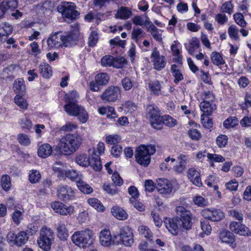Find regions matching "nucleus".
<instances>
[{"instance_id": "33", "label": "nucleus", "mask_w": 251, "mask_h": 251, "mask_svg": "<svg viewBox=\"0 0 251 251\" xmlns=\"http://www.w3.org/2000/svg\"><path fill=\"white\" fill-rule=\"evenodd\" d=\"M200 46L199 39L196 37H193L189 42L188 46H186L187 50L191 55H194L195 50Z\"/></svg>"}, {"instance_id": "50", "label": "nucleus", "mask_w": 251, "mask_h": 251, "mask_svg": "<svg viewBox=\"0 0 251 251\" xmlns=\"http://www.w3.org/2000/svg\"><path fill=\"white\" fill-rule=\"evenodd\" d=\"M163 124L168 127H174L177 124V121L169 115L163 116Z\"/></svg>"}, {"instance_id": "11", "label": "nucleus", "mask_w": 251, "mask_h": 251, "mask_svg": "<svg viewBox=\"0 0 251 251\" xmlns=\"http://www.w3.org/2000/svg\"><path fill=\"white\" fill-rule=\"evenodd\" d=\"M118 236L122 244L126 247H131L134 243V235L132 229L127 226L120 228Z\"/></svg>"}, {"instance_id": "12", "label": "nucleus", "mask_w": 251, "mask_h": 251, "mask_svg": "<svg viewBox=\"0 0 251 251\" xmlns=\"http://www.w3.org/2000/svg\"><path fill=\"white\" fill-rule=\"evenodd\" d=\"M151 59L155 70L160 71L165 68L166 64V58L160 54L157 48H154L152 50Z\"/></svg>"}, {"instance_id": "64", "label": "nucleus", "mask_w": 251, "mask_h": 251, "mask_svg": "<svg viewBox=\"0 0 251 251\" xmlns=\"http://www.w3.org/2000/svg\"><path fill=\"white\" fill-rule=\"evenodd\" d=\"M123 151V148L120 145H114L112 146L111 150V154L115 157H118L120 156Z\"/></svg>"}, {"instance_id": "42", "label": "nucleus", "mask_w": 251, "mask_h": 251, "mask_svg": "<svg viewBox=\"0 0 251 251\" xmlns=\"http://www.w3.org/2000/svg\"><path fill=\"white\" fill-rule=\"evenodd\" d=\"M234 5L231 0L224 2L220 7V11L223 13H227L229 15L233 12Z\"/></svg>"}, {"instance_id": "36", "label": "nucleus", "mask_w": 251, "mask_h": 251, "mask_svg": "<svg viewBox=\"0 0 251 251\" xmlns=\"http://www.w3.org/2000/svg\"><path fill=\"white\" fill-rule=\"evenodd\" d=\"M65 175L71 180L75 181L76 184L78 181L81 180V176L73 169L66 170L65 171Z\"/></svg>"}, {"instance_id": "22", "label": "nucleus", "mask_w": 251, "mask_h": 251, "mask_svg": "<svg viewBox=\"0 0 251 251\" xmlns=\"http://www.w3.org/2000/svg\"><path fill=\"white\" fill-rule=\"evenodd\" d=\"M79 35V31L77 28L68 34L62 35L63 46L65 47L71 46L76 44Z\"/></svg>"}, {"instance_id": "19", "label": "nucleus", "mask_w": 251, "mask_h": 251, "mask_svg": "<svg viewBox=\"0 0 251 251\" xmlns=\"http://www.w3.org/2000/svg\"><path fill=\"white\" fill-rule=\"evenodd\" d=\"M179 220L176 217L174 218H166L164 221L166 227L173 235H176L178 232Z\"/></svg>"}, {"instance_id": "51", "label": "nucleus", "mask_w": 251, "mask_h": 251, "mask_svg": "<svg viewBox=\"0 0 251 251\" xmlns=\"http://www.w3.org/2000/svg\"><path fill=\"white\" fill-rule=\"evenodd\" d=\"M75 161L77 164L83 167L89 166V158L86 154H80L76 156Z\"/></svg>"}, {"instance_id": "26", "label": "nucleus", "mask_w": 251, "mask_h": 251, "mask_svg": "<svg viewBox=\"0 0 251 251\" xmlns=\"http://www.w3.org/2000/svg\"><path fill=\"white\" fill-rule=\"evenodd\" d=\"M200 107L203 112V114L207 116L211 115L213 111L216 109L215 104H212L208 100H203L200 103Z\"/></svg>"}, {"instance_id": "31", "label": "nucleus", "mask_w": 251, "mask_h": 251, "mask_svg": "<svg viewBox=\"0 0 251 251\" xmlns=\"http://www.w3.org/2000/svg\"><path fill=\"white\" fill-rule=\"evenodd\" d=\"M39 70L41 75L44 78H49L52 76L51 68L46 63H42L40 65Z\"/></svg>"}, {"instance_id": "56", "label": "nucleus", "mask_w": 251, "mask_h": 251, "mask_svg": "<svg viewBox=\"0 0 251 251\" xmlns=\"http://www.w3.org/2000/svg\"><path fill=\"white\" fill-rule=\"evenodd\" d=\"M18 141L19 143L23 146H27L30 144V140L27 135L24 133H20L18 135Z\"/></svg>"}, {"instance_id": "39", "label": "nucleus", "mask_w": 251, "mask_h": 251, "mask_svg": "<svg viewBox=\"0 0 251 251\" xmlns=\"http://www.w3.org/2000/svg\"><path fill=\"white\" fill-rule=\"evenodd\" d=\"M109 79V76L105 73L99 74L95 76V80L102 86L107 85Z\"/></svg>"}, {"instance_id": "60", "label": "nucleus", "mask_w": 251, "mask_h": 251, "mask_svg": "<svg viewBox=\"0 0 251 251\" xmlns=\"http://www.w3.org/2000/svg\"><path fill=\"white\" fill-rule=\"evenodd\" d=\"M201 226L202 230L207 235H209L212 230V227L207 220L201 221Z\"/></svg>"}, {"instance_id": "15", "label": "nucleus", "mask_w": 251, "mask_h": 251, "mask_svg": "<svg viewBox=\"0 0 251 251\" xmlns=\"http://www.w3.org/2000/svg\"><path fill=\"white\" fill-rule=\"evenodd\" d=\"M54 211L61 215H71L74 213V207L72 205L67 206L64 203L55 201L51 204Z\"/></svg>"}, {"instance_id": "35", "label": "nucleus", "mask_w": 251, "mask_h": 251, "mask_svg": "<svg viewBox=\"0 0 251 251\" xmlns=\"http://www.w3.org/2000/svg\"><path fill=\"white\" fill-rule=\"evenodd\" d=\"M171 50L172 51L174 56H175V57L174 59V61L176 62L181 65L182 64V57L180 54V47L179 44H172L171 46Z\"/></svg>"}, {"instance_id": "34", "label": "nucleus", "mask_w": 251, "mask_h": 251, "mask_svg": "<svg viewBox=\"0 0 251 251\" xmlns=\"http://www.w3.org/2000/svg\"><path fill=\"white\" fill-rule=\"evenodd\" d=\"M14 91L17 93H24L25 92L26 87L23 78H18L15 80L13 85Z\"/></svg>"}, {"instance_id": "3", "label": "nucleus", "mask_w": 251, "mask_h": 251, "mask_svg": "<svg viewBox=\"0 0 251 251\" xmlns=\"http://www.w3.org/2000/svg\"><path fill=\"white\" fill-rule=\"evenodd\" d=\"M155 151L154 146H140L136 151V161L141 165L147 166L150 163L151 155L154 154Z\"/></svg>"}, {"instance_id": "24", "label": "nucleus", "mask_w": 251, "mask_h": 251, "mask_svg": "<svg viewBox=\"0 0 251 251\" xmlns=\"http://www.w3.org/2000/svg\"><path fill=\"white\" fill-rule=\"evenodd\" d=\"M52 152V148L49 144L46 143L40 146L38 149L37 153L39 157L47 158Z\"/></svg>"}, {"instance_id": "55", "label": "nucleus", "mask_w": 251, "mask_h": 251, "mask_svg": "<svg viewBox=\"0 0 251 251\" xmlns=\"http://www.w3.org/2000/svg\"><path fill=\"white\" fill-rule=\"evenodd\" d=\"M16 68V65L14 64L10 65L9 66L4 68L2 72L3 78H7L10 77Z\"/></svg>"}, {"instance_id": "23", "label": "nucleus", "mask_w": 251, "mask_h": 251, "mask_svg": "<svg viewBox=\"0 0 251 251\" xmlns=\"http://www.w3.org/2000/svg\"><path fill=\"white\" fill-rule=\"evenodd\" d=\"M99 240L100 245L104 247H109L113 242L111 232L109 230H102L99 235Z\"/></svg>"}, {"instance_id": "30", "label": "nucleus", "mask_w": 251, "mask_h": 251, "mask_svg": "<svg viewBox=\"0 0 251 251\" xmlns=\"http://www.w3.org/2000/svg\"><path fill=\"white\" fill-rule=\"evenodd\" d=\"M149 20V19L147 18L146 23H150ZM147 30L151 33L152 37L157 41L160 42L162 41L161 34L160 33V31L151 23L150 26L148 27Z\"/></svg>"}, {"instance_id": "2", "label": "nucleus", "mask_w": 251, "mask_h": 251, "mask_svg": "<svg viewBox=\"0 0 251 251\" xmlns=\"http://www.w3.org/2000/svg\"><path fill=\"white\" fill-rule=\"evenodd\" d=\"M92 230L85 229L75 231L71 237V240L76 246L83 249L93 244L94 239Z\"/></svg>"}, {"instance_id": "7", "label": "nucleus", "mask_w": 251, "mask_h": 251, "mask_svg": "<svg viewBox=\"0 0 251 251\" xmlns=\"http://www.w3.org/2000/svg\"><path fill=\"white\" fill-rule=\"evenodd\" d=\"M57 9L64 18L69 20L75 19L79 15V13L75 10V4L72 2L63 1Z\"/></svg>"}, {"instance_id": "41", "label": "nucleus", "mask_w": 251, "mask_h": 251, "mask_svg": "<svg viewBox=\"0 0 251 251\" xmlns=\"http://www.w3.org/2000/svg\"><path fill=\"white\" fill-rule=\"evenodd\" d=\"M145 33L140 28H133L131 33V38L137 43H139V40L143 38Z\"/></svg>"}, {"instance_id": "58", "label": "nucleus", "mask_w": 251, "mask_h": 251, "mask_svg": "<svg viewBox=\"0 0 251 251\" xmlns=\"http://www.w3.org/2000/svg\"><path fill=\"white\" fill-rule=\"evenodd\" d=\"M228 137L226 135L221 134L216 139V143L219 147L224 148L227 144Z\"/></svg>"}, {"instance_id": "28", "label": "nucleus", "mask_w": 251, "mask_h": 251, "mask_svg": "<svg viewBox=\"0 0 251 251\" xmlns=\"http://www.w3.org/2000/svg\"><path fill=\"white\" fill-rule=\"evenodd\" d=\"M132 14L130 9L125 6H121L117 10L115 17L117 19L126 20L129 19Z\"/></svg>"}, {"instance_id": "1", "label": "nucleus", "mask_w": 251, "mask_h": 251, "mask_svg": "<svg viewBox=\"0 0 251 251\" xmlns=\"http://www.w3.org/2000/svg\"><path fill=\"white\" fill-rule=\"evenodd\" d=\"M81 140V138L78 135L67 134L60 140L58 148L62 153L65 155L71 154L79 148Z\"/></svg>"}, {"instance_id": "49", "label": "nucleus", "mask_w": 251, "mask_h": 251, "mask_svg": "<svg viewBox=\"0 0 251 251\" xmlns=\"http://www.w3.org/2000/svg\"><path fill=\"white\" fill-rule=\"evenodd\" d=\"M138 231L141 235L145 238L150 239L152 236V233L149 228L145 226H140L138 227Z\"/></svg>"}, {"instance_id": "43", "label": "nucleus", "mask_w": 251, "mask_h": 251, "mask_svg": "<svg viewBox=\"0 0 251 251\" xmlns=\"http://www.w3.org/2000/svg\"><path fill=\"white\" fill-rule=\"evenodd\" d=\"M76 185L79 190L84 194H89L93 192L92 188L81 180L77 182Z\"/></svg>"}, {"instance_id": "45", "label": "nucleus", "mask_w": 251, "mask_h": 251, "mask_svg": "<svg viewBox=\"0 0 251 251\" xmlns=\"http://www.w3.org/2000/svg\"><path fill=\"white\" fill-rule=\"evenodd\" d=\"M211 59L213 63L216 66L225 64V61L223 60L221 54L216 51L212 52Z\"/></svg>"}, {"instance_id": "9", "label": "nucleus", "mask_w": 251, "mask_h": 251, "mask_svg": "<svg viewBox=\"0 0 251 251\" xmlns=\"http://www.w3.org/2000/svg\"><path fill=\"white\" fill-rule=\"evenodd\" d=\"M121 89L117 86H110L105 89L100 96L104 103L114 102L121 97Z\"/></svg>"}, {"instance_id": "18", "label": "nucleus", "mask_w": 251, "mask_h": 251, "mask_svg": "<svg viewBox=\"0 0 251 251\" xmlns=\"http://www.w3.org/2000/svg\"><path fill=\"white\" fill-rule=\"evenodd\" d=\"M229 229L232 232L240 235H248L250 232L249 228L240 222H231L229 225Z\"/></svg>"}, {"instance_id": "62", "label": "nucleus", "mask_w": 251, "mask_h": 251, "mask_svg": "<svg viewBox=\"0 0 251 251\" xmlns=\"http://www.w3.org/2000/svg\"><path fill=\"white\" fill-rule=\"evenodd\" d=\"M188 134L189 137L193 140L198 141L201 138V134L197 129L192 128L190 129Z\"/></svg>"}, {"instance_id": "29", "label": "nucleus", "mask_w": 251, "mask_h": 251, "mask_svg": "<svg viewBox=\"0 0 251 251\" xmlns=\"http://www.w3.org/2000/svg\"><path fill=\"white\" fill-rule=\"evenodd\" d=\"M112 215L120 220H125L127 218L128 215L125 210L118 206H114L111 210Z\"/></svg>"}, {"instance_id": "20", "label": "nucleus", "mask_w": 251, "mask_h": 251, "mask_svg": "<svg viewBox=\"0 0 251 251\" xmlns=\"http://www.w3.org/2000/svg\"><path fill=\"white\" fill-rule=\"evenodd\" d=\"M62 35L61 32H57L50 35L47 40V44L50 48H58L63 46Z\"/></svg>"}, {"instance_id": "44", "label": "nucleus", "mask_w": 251, "mask_h": 251, "mask_svg": "<svg viewBox=\"0 0 251 251\" xmlns=\"http://www.w3.org/2000/svg\"><path fill=\"white\" fill-rule=\"evenodd\" d=\"M88 203L94 208L99 211H103L104 207L100 201L97 199L91 198L88 200Z\"/></svg>"}, {"instance_id": "47", "label": "nucleus", "mask_w": 251, "mask_h": 251, "mask_svg": "<svg viewBox=\"0 0 251 251\" xmlns=\"http://www.w3.org/2000/svg\"><path fill=\"white\" fill-rule=\"evenodd\" d=\"M238 121L235 117H230L223 123L224 126L226 128H232L238 125Z\"/></svg>"}, {"instance_id": "14", "label": "nucleus", "mask_w": 251, "mask_h": 251, "mask_svg": "<svg viewBox=\"0 0 251 251\" xmlns=\"http://www.w3.org/2000/svg\"><path fill=\"white\" fill-rule=\"evenodd\" d=\"M201 214L205 219L212 222L220 221L225 217L224 213L221 210L215 208L203 209Z\"/></svg>"}, {"instance_id": "32", "label": "nucleus", "mask_w": 251, "mask_h": 251, "mask_svg": "<svg viewBox=\"0 0 251 251\" xmlns=\"http://www.w3.org/2000/svg\"><path fill=\"white\" fill-rule=\"evenodd\" d=\"M219 237L222 242L232 244L234 242L233 234L227 230H223L220 232Z\"/></svg>"}, {"instance_id": "5", "label": "nucleus", "mask_w": 251, "mask_h": 251, "mask_svg": "<svg viewBox=\"0 0 251 251\" xmlns=\"http://www.w3.org/2000/svg\"><path fill=\"white\" fill-rule=\"evenodd\" d=\"M65 111L70 116H77L79 121L85 123L88 120V114L83 107L76 103L69 101L64 105Z\"/></svg>"}, {"instance_id": "10", "label": "nucleus", "mask_w": 251, "mask_h": 251, "mask_svg": "<svg viewBox=\"0 0 251 251\" xmlns=\"http://www.w3.org/2000/svg\"><path fill=\"white\" fill-rule=\"evenodd\" d=\"M6 239L10 246L21 247L27 242L28 236L26 232L24 231H20L17 234L13 231H9L7 234Z\"/></svg>"}, {"instance_id": "21", "label": "nucleus", "mask_w": 251, "mask_h": 251, "mask_svg": "<svg viewBox=\"0 0 251 251\" xmlns=\"http://www.w3.org/2000/svg\"><path fill=\"white\" fill-rule=\"evenodd\" d=\"M187 173L188 178L193 184L198 187L202 186V184L199 169L193 167L190 168L188 169Z\"/></svg>"}, {"instance_id": "40", "label": "nucleus", "mask_w": 251, "mask_h": 251, "mask_svg": "<svg viewBox=\"0 0 251 251\" xmlns=\"http://www.w3.org/2000/svg\"><path fill=\"white\" fill-rule=\"evenodd\" d=\"M41 178V175L39 171L37 170H32L28 175V180L31 183H36L39 182Z\"/></svg>"}, {"instance_id": "61", "label": "nucleus", "mask_w": 251, "mask_h": 251, "mask_svg": "<svg viewBox=\"0 0 251 251\" xmlns=\"http://www.w3.org/2000/svg\"><path fill=\"white\" fill-rule=\"evenodd\" d=\"M121 140V138L118 135H110L106 137L105 141L109 144L115 145L119 143Z\"/></svg>"}, {"instance_id": "6", "label": "nucleus", "mask_w": 251, "mask_h": 251, "mask_svg": "<svg viewBox=\"0 0 251 251\" xmlns=\"http://www.w3.org/2000/svg\"><path fill=\"white\" fill-rule=\"evenodd\" d=\"M176 212V217L179 220V226L186 230L190 229L192 225L191 212L181 206H177Z\"/></svg>"}, {"instance_id": "17", "label": "nucleus", "mask_w": 251, "mask_h": 251, "mask_svg": "<svg viewBox=\"0 0 251 251\" xmlns=\"http://www.w3.org/2000/svg\"><path fill=\"white\" fill-rule=\"evenodd\" d=\"M17 6V0H3L0 4V18L13 11Z\"/></svg>"}, {"instance_id": "37", "label": "nucleus", "mask_w": 251, "mask_h": 251, "mask_svg": "<svg viewBox=\"0 0 251 251\" xmlns=\"http://www.w3.org/2000/svg\"><path fill=\"white\" fill-rule=\"evenodd\" d=\"M149 87L151 91L154 95L158 96L161 93V85L158 80L151 82L149 84Z\"/></svg>"}, {"instance_id": "16", "label": "nucleus", "mask_w": 251, "mask_h": 251, "mask_svg": "<svg viewBox=\"0 0 251 251\" xmlns=\"http://www.w3.org/2000/svg\"><path fill=\"white\" fill-rule=\"evenodd\" d=\"M156 188L158 192L162 195H168L173 190L171 183L167 179L159 178L156 180Z\"/></svg>"}, {"instance_id": "13", "label": "nucleus", "mask_w": 251, "mask_h": 251, "mask_svg": "<svg viewBox=\"0 0 251 251\" xmlns=\"http://www.w3.org/2000/svg\"><path fill=\"white\" fill-rule=\"evenodd\" d=\"M57 195L59 199L65 202H68L75 198L74 190L68 185H58Z\"/></svg>"}, {"instance_id": "53", "label": "nucleus", "mask_w": 251, "mask_h": 251, "mask_svg": "<svg viewBox=\"0 0 251 251\" xmlns=\"http://www.w3.org/2000/svg\"><path fill=\"white\" fill-rule=\"evenodd\" d=\"M113 67L116 68H122L126 64V60L123 57L114 58Z\"/></svg>"}, {"instance_id": "25", "label": "nucleus", "mask_w": 251, "mask_h": 251, "mask_svg": "<svg viewBox=\"0 0 251 251\" xmlns=\"http://www.w3.org/2000/svg\"><path fill=\"white\" fill-rule=\"evenodd\" d=\"M89 166L96 171H100L102 165L99 155L94 153L89 157Z\"/></svg>"}, {"instance_id": "8", "label": "nucleus", "mask_w": 251, "mask_h": 251, "mask_svg": "<svg viewBox=\"0 0 251 251\" xmlns=\"http://www.w3.org/2000/svg\"><path fill=\"white\" fill-rule=\"evenodd\" d=\"M147 113L149 117L151 126L154 129H161L163 126V116L159 115V111L157 107L150 105L147 108Z\"/></svg>"}, {"instance_id": "63", "label": "nucleus", "mask_w": 251, "mask_h": 251, "mask_svg": "<svg viewBox=\"0 0 251 251\" xmlns=\"http://www.w3.org/2000/svg\"><path fill=\"white\" fill-rule=\"evenodd\" d=\"M228 215L230 217L238 220L239 222H243V215L240 212L235 210H231L228 211Z\"/></svg>"}, {"instance_id": "46", "label": "nucleus", "mask_w": 251, "mask_h": 251, "mask_svg": "<svg viewBox=\"0 0 251 251\" xmlns=\"http://www.w3.org/2000/svg\"><path fill=\"white\" fill-rule=\"evenodd\" d=\"M0 185L5 191H8L11 186L10 178L7 175H3L0 179Z\"/></svg>"}, {"instance_id": "59", "label": "nucleus", "mask_w": 251, "mask_h": 251, "mask_svg": "<svg viewBox=\"0 0 251 251\" xmlns=\"http://www.w3.org/2000/svg\"><path fill=\"white\" fill-rule=\"evenodd\" d=\"M99 38L98 34L95 31L91 32L88 38V44L89 46L94 47L98 42Z\"/></svg>"}, {"instance_id": "27", "label": "nucleus", "mask_w": 251, "mask_h": 251, "mask_svg": "<svg viewBox=\"0 0 251 251\" xmlns=\"http://www.w3.org/2000/svg\"><path fill=\"white\" fill-rule=\"evenodd\" d=\"M57 235L61 240H66L69 237V231L66 225L62 222H60L57 226Z\"/></svg>"}, {"instance_id": "57", "label": "nucleus", "mask_w": 251, "mask_h": 251, "mask_svg": "<svg viewBox=\"0 0 251 251\" xmlns=\"http://www.w3.org/2000/svg\"><path fill=\"white\" fill-rule=\"evenodd\" d=\"M114 57L111 55H105L101 59V65L103 67L113 66Z\"/></svg>"}, {"instance_id": "4", "label": "nucleus", "mask_w": 251, "mask_h": 251, "mask_svg": "<svg viewBox=\"0 0 251 251\" xmlns=\"http://www.w3.org/2000/svg\"><path fill=\"white\" fill-rule=\"evenodd\" d=\"M54 240V232L51 229L46 226L40 230V236L37 243L39 247L44 251H48L50 249Z\"/></svg>"}, {"instance_id": "52", "label": "nucleus", "mask_w": 251, "mask_h": 251, "mask_svg": "<svg viewBox=\"0 0 251 251\" xmlns=\"http://www.w3.org/2000/svg\"><path fill=\"white\" fill-rule=\"evenodd\" d=\"M239 29L235 25H231L228 28V33L229 37L233 39L238 40Z\"/></svg>"}, {"instance_id": "48", "label": "nucleus", "mask_w": 251, "mask_h": 251, "mask_svg": "<svg viewBox=\"0 0 251 251\" xmlns=\"http://www.w3.org/2000/svg\"><path fill=\"white\" fill-rule=\"evenodd\" d=\"M233 18L235 23L241 27H246L247 23L244 19V16L240 13H237L233 15Z\"/></svg>"}, {"instance_id": "38", "label": "nucleus", "mask_w": 251, "mask_h": 251, "mask_svg": "<svg viewBox=\"0 0 251 251\" xmlns=\"http://www.w3.org/2000/svg\"><path fill=\"white\" fill-rule=\"evenodd\" d=\"M171 72L175 77L174 82L177 84L178 82L183 79V76L180 70L177 68L176 64L171 66Z\"/></svg>"}, {"instance_id": "54", "label": "nucleus", "mask_w": 251, "mask_h": 251, "mask_svg": "<svg viewBox=\"0 0 251 251\" xmlns=\"http://www.w3.org/2000/svg\"><path fill=\"white\" fill-rule=\"evenodd\" d=\"M14 100L15 103L20 107L25 110L27 109L28 104L23 97L16 95Z\"/></svg>"}]
</instances>
